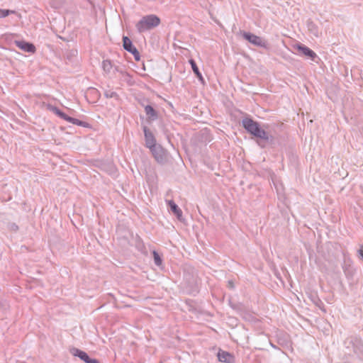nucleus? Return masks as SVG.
I'll list each match as a JSON object with an SVG mask.
<instances>
[{
    "mask_svg": "<svg viewBox=\"0 0 363 363\" xmlns=\"http://www.w3.org/2000/svg\"><path fill=\"white\" fill-rule=\"evenodd\" d=\"M160 24V19L155 14L144 16L136 23L135 28L138 33H143L150 30Z\"/></svg>",
    "mask_w": 363,
    "mask_h": 363,
    "instance_id": "f257e3e1",
    "label": "nucleus"
},
{
    "mask_svg": "<svg viewBox=\"0 0 363 363\" xmlns=\"http://www.w3.org/2000/svg\"><path fill=\"white\" fill-rule=\"evenodd\" d=\"M242 35L244 39H245L246 40H247L251 44H252L255 46L265 48V49L268 48L267 41L258 35H256L253 33H251L250 32H245V31L242 33Z\"/></svg>",
    "mask_w": 363,
    "mask_h": 363,
    "instance_id": "f03ea898",
    "label": "nucleus"
},
{
    "mask_svg": "<svg viewBox=\"0 0 363 363\" xmlns=\"http://www.w3.org/2000/svg\"><path fill=\"white\" fill-rule=\"evenodd\" d=\"M150 150L157 162L162 164L166 161V152L161 145H157Z\"/></svg>",
    "mask_w": 363,
    "mask_h": 363,
    "instance_id": "7ed1b4c3",
    "label": "nucleus"
},
{
    "mask_svg": "<svg viewBox=\"0 0 363 363\" xmlns=\"http://www.w3.org/2000/svg\"><path fill=\"white\" fill-rule=\"evenodd\" d=\"M242 124L244 128L252 135L255 134L259 128L258 123L248 118H244Z\"/></svg>",
    "mask_w": 363,
    "mask_h": 363,
    "instance_id": "20e7f679",
    "label": "nucleus"
},
{
    "mask_svg": "<svg viewBox=\"0 0 363 363\" xmlns=\"http://www.w3.org/2000/svg\"><path fill=\"white\" fill-rule=\"evenodd\" d=\"M71 352L74 356L78 357L80 359L84 361L85 363H99L97 359L90 358L86 352H85L79 349L73 348L71 350Z\"/></svg>",
    "mask_w": 363,
    "mask_h": 363,
    "instance_id": "39448f33",
    "label": "nucleus"
},
{
    "mask_svg": "<svg viewBox=\"0 0 363 363\" xmlns=\"http://www.w3.org/2000/svg\"><path fill=\"white\" fill-rule=\"evenodd\" d=\"M294 49L300 52L303 55H305L312 60H314L317 57L316 53L311 49L303 44H296L294 46Z\"/></svg>",
    "mask_w": 363,
    "mask_h": 363,
    "instance_id": "423d86ee",
    "label": "nucleus"
},
{
    "mask_svg": "<svg viewBox=\"0 0 363 363\" xmlns=\"http://www.w3.org/2000/svg\"><path fill=\"white\" fill-rule=\"evenodd\" d=\"M143 130L144 132L146 147L150 149L157 145L155 138L148 128L147 126H143Z\"/></svg>",
    "mask_w": 363,
    "mask_h": 363,
    "instance_id": "0eeeda50",
    "label": "nucleus"
},
{
    "mask_svg": "<svg viewBox=\"0 0 363 363\" xmlns=\"http://www.w3.org/2000/svg\"><path fill=\"white\" fill-rule=\"evenodd\" d=\"M14 43L18 48L25 52L33 53L35 51V48L32 43L23 40H16Z\"/></svg>",
    "mask_w": 363,
    "mask_h": 363,
    "instance_id": "6e6552de",
    "label": "nucleus"
},
{
    "mask_svg": "<svg viewBox=\"0 0 363 363\" xmlns=\"http://www.w3.org/2000/svg\"><path fill=\"white\" fill-rule=\"evenodd\" d=\"M218 360L225 363H233L235 361L234 357L229 352L220 350L218 352Z\"/></svg>",
    "mask_w": 363,
    "mask_h": 363,
    "instance_id": "1a4fd4ad",
    "label": "nucleus"
},
{
    "mask_svg": "<svg viewBox=\"0 0 363 363\" xmlns=\"http://www.w3.org/2000/svg\"><path fill=\"white\" fill-rule=\"evenodd\" d=\"M123 46L126 51L138 54L137 48L133 45L132 41L127 36L123 37Z\"/></svg>",
    "mask_w": 363,
    "mask_h": 363,
    "instance_id": "9d476101",
    "label": "nucleus"
},
{
    "mask_svg": "<svg viewBox=\"0 0 363 363\" xmlns=\"http://www.w3.org/2000/svg\"><path fill=\"white\" fill-rule=\"evenodd\" d=\"M171 211L177 216L179 220L182 217V211L179 206L172 200L167 201Z\"/></svg>",
    "mask_w": 363,
    "mask_h": 363,
    "instance_id": "9b49d317",
    "label": "nucleus"
},
{
    "mask_svg": "<svg viewBox=\"0 0 363 363\" xmlns=\"http://www.w3.org/2000/svg\"><path fill=\"white\" fill-rule=\"evenodd\" d=\"M253 135L265 141L273 140V137L260 127Z\"/></svg>",
    "mask_w": 363,
    "mask_h": 363,
    "instance_id": "f8f14e48",
    "label": "nucleus"
},
{
    "mask_svg": "<svg viewBox=\"0 0 363 363\" xmlns=\"http://www.w3.org/2000/svg\"><path fill=\"white\" fill-rule=\"evenodd\" d=\"M145 112L150 121H155L157 118V113L150 105L145 106Z\"/></svg>",
    "mask_w": 363,
    "mask_h": 363,
    "instance_id": "ddd939ff",
    "label": "nucleus"
},
{
    "mask_svg": "<svg viewBox=\"0 0 363 363\" xmlns=\"http://www.w3.org/2000/svg\"><path fill=\"white\" fill-rule=\"evenodd\" d=\"M307 28L308 31L315 37H319L321 33L320 32L318 27L313 21L307 22Z\"/></svg>",
    "mask_w": 363,
    "mask_h": 363,
    "instance_id": "4468645a",
    "label": "nucleus"
},
{
    "mask_svg": "<svg viewBox=\"0 0 363 363\" xmlns=\"http://www.w3.org/2000/svg\"><path fill=\"white\" fill-rule=\"evenodd\" d=\"M189 64L191 65V67L192 68V70L194 72V73L196 74V76L198 77L199 80L201 82V83H204V79L201 74V73L200 72L197 65H196V62L193 60V59H190L189 60Z\"/></svg>",
    "mask_w": 363,
    "mask_h": 363,
    "instance_id": "2eb2a0df",
    "label": "nucleus"
},
{
    "mask_svg": "<svg viewBox=\"0 0 363 363\" xmlns=\"http://www.w3.org/2000/svg\"><path fill=\"white\" fill-rule=\"evenodd\" d=\"M64 120L67 121L69 123L74 124V125L86 127V123L85 122L82 121H80V120H79L77 118H74L70 117V116H69L67 115V117H65L64 118Z\"/></svg>",
    "mask_w": 363,
    "mask_h": 363,
    "instance_id": "dca6fc26",
    "label": "nucleus"
},
{
    "mask_svg": "<svg viewBox=\"0 0 363 363\" xmlns=\"http://www.w3.org/2000/svg\"><path fill=\"white\" fill-rule=\"evenodd\" d=\"M49 110L51 111L52 113L56 114L60 118L64 119L65 117H67V114H65L64 112L60 111L57 107L54 106H49L48 107Z\"/></svg>",
    "mask_w": 363,
    "mask_h": 363,
    "instance_id": "f3484780",
    "label": "nucleus"
},
{
    "mask_svg": "<svg viewBox=\"0 0 363 363\" xmlns=\"http://www.w3.org/2000/svg\"><path fill=\"white\" fill-rule=\"evenodd\" d=\"M102 68L106 73H111L113 69V65L110 60H106L102 62Z\"/></svg>",
    "mask_w": 363,
    "mask_h": 363,
    "instance_id": "a211bd4d",
    "label": "nucleus"
},
{
    "mask_svg": "<svg viewBox=\"0 0 363 363\" xmlns=\"http://www.w3.org/2000/svg\"><path fill=\"white\" fill-rule=\"evenodd\" d=\"M154 262L157 266H161L162 264V260L160 255L155 250L152 252Z\"/></svg>",
    "mask_w": 363,
    "mask_h": 363,
    "instance_id": "6ab92c4d",
    "label": "nucleus"
},
{
    "mask_svg": "<svg viewBox=\"0 0 363 363\" xmlns=\"http://www.w3.org/2000/svg\"><path fill=\"white\" fill-rule=\"evenodd\" d=\"M16 11L9 9H0V18H5L10 14L15 13Z\"/></svg>",
    "mask_w": 363,
    "mask_h": 363,
    "instance_id": "aec40b11",
    "label": "nucleus"
},
{
    "mask_svg": "<svg viewBox=\"0 0 363 363\" xmlns=\"http://www.w3.org/2000/svg\"><path fill=\"white\" fill-rule=\"evenodd\" d=\"M105 96L106 98H113L116 96V93L112 91H107L105 92Z\"/></svg>",
    "mask_w": 363,
    "mask_h": 363,
    "instance_id": "412c9836",
    "label": "nucleus"
},
{
    "mask_svg": "<svg viewBox=\"0 0 363 363\" xmlns=\"http://www.w3.org/2000/svg\"><path fill=\"white\" fill-rule=\"evenodd\" d=\"M315 305L319 308H320L322 311H325V310L323 308L324 307V304L320 300V299H317L315 301Z\"/></svg>",
    "mask_w": 363,
    "mask_h": 363,
    "instance_id": "4be33fe9",
    "label": "nucleus"
},
{
    "mask_svg": "<svg viewBox=\"0 0 363 363\" xmlns=\"http://www.w3.org/2000/svg\"><path fill=\"white\" fill-rule=\"evenodd\" d=\"M9 228L11 230H12V231H15V232H16V231H17V230H18V226L16 223H10V224L9 225Z\"/></svg>",
    "mask_w": 363,
    "mask_h": 363,
    "instance_id": "5701e85b",
    "label": "nucleus"
},
{
    "mask_svg": "<svg viewBox=\"0 0 363 363\" xmlns=\"http://www.w3.org/2000/svg\"><path fill=\"white\" fill-rule=\"evenodd\" d=\"M130 53L133 55L134 58H135V60L136 61H139L140 60V53H139L138 51V54L137 53L135 54V52H130Z\"/></svg>",
    "mask_w": 363,
    "mask_h": 363,
    "instance_id": "b1692460",
    "label": "nucleus"
},
{
    "mask_svg": "<svg viewBox=\"0 0 363 363\" xmlns=\"http://www.w3.org/2000/svg\"><path fill=\"white\" fill-rule=\"evenodd\" d=\"M359 255H361V257L363 258V249H360V250H359Z\"/></svg>",
    "mask_w": 363,
    "mask_h": 363,
    "instance_id": "393cba45",
    "label": "nucleus"
},
{
    "mask_svg": "<svg viewBox=\"0 0 363 363\" xmlns=\"http://www.w3.org/2000/svg\"><path fill=\"white\" fill-rule=\"evenodd\" d=\"M115 70L118 71V68L116 67Z\"/></svg>",
    "mask_w": 363,
    "mask_h": 363,
    "instance_id": "a878e982",
    "label": "nucleus"
},
{
    "mask_svg": "<svg viewBox=\"0 0 363 363\" xmlns=\"http://www.w3.org/2000/svg\"><path fill=\"white\" fill-rule=\"evenodd\" d=\"M229 284H230V286H232L231 281H229Z\"/></svg>",
    "mask_w": 363,
    "mask_h": 363,
    "instance_id": "bb28decb",
    "label": "nucleus"
},
{
    "mask_svg": "<svg viewBox=\"0 0 363 363\" xmlns=\"http://www.w3.org/2000/svg\"><path fill=\"white\" fill-rule=\"evenodd\" d=\"M229 284H230V286H232L231 281H229Z\"/></svg>",
    "mask_w": 363,
    "mask_h": 363,
    "instance_id": "cd10ccee",
    "label": "nucleus"
}]
</instances>
